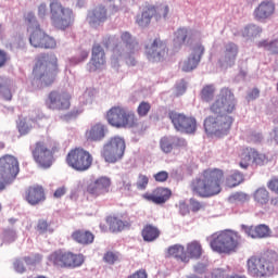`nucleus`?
<instances>
[{
	"mask_svg": "<svg viewBox=\"0 0 278 278\" xmlns=\"http://www.w3.org/2000/svg\"><path fill=\"white\" fill-rule=\"evenodd\" d=\"M245 29L249 36H252V37L260 36V34L262 33V27L255 24L249 25Z\"/></svg>",
	"mask_w": 278,
	"mask_h": 278,
	"instance_id": "nucleus-53",
	"label": "nucleus"
},
{
	"mask_svg": "<svg viewBox=\"0 0 278 278\" xmlns=\"http://www.w3.org/2000/svg\"><path fill=\"white\" fill-rule=\"evenodd\" d=\"M8 60H10L8 52H5V50H0V68H2L4 64H8Z\"/></svg>",
	"mask_w": 278,
	"mask_h": 278,
	"instance_id": "nucleus-60",
	"label": "nucleus"
},
{
	"mask_svg": "<svg viewBox=\"0 0 278 278\" xmlns=\"http://www.w3.org/2000/svg\"><path fill=\"white\" fill-rule=\"evenodd\" d=\"M149 112H151V104L148 101H141L137 106V114L139 118L149 116Z\"/></svg>",
	"mask_w": 278,
	"mask_h": 278,
	"instance_id": "nucleus-44",
	"label": "nucleus"
},
{
	"mask_svg": "<svg viewBox=\"0 0 278 278\" xmlns=\"http://www.w3.org/2000/svg\"><path fill=\"white\" fill-rule=\"evenodd\" d=\"M146 55L150 62H164L168 58L166 41L155 38L150 46H146Z\"/></svg>",
	"mask_w": 278,
	"mask_h": 278,
	"instance_id": "nucleus-15",
	"label": "nucleus"
},
{
	"mask_svg": "<svg viewBox=\"0 0 278 278\" xmlns=\"http://www.w3.org/2000/svg\"><path fill=\"white\" fill-rule=\"evenodd\" d=\"M210 247L216 253H232L240 244L242 237L236 231L224 230L214 232L207 238Z\"/></svg>",
	"mask_w": 278,
	"mask_h": 278,
	"instance_id": "nucleus-6",
	"label": "nucleus"
},
{
	"mask_svg": "<svg viewBox=\"0 0 278 278\" xmlns=\"http://www.w3.org/2000/svg\"><path fill=\"white\" fill-rule=\"evenodd\" d=\"M160 149L166 155L173 153L174 149H186L188 147V142L184 138L175 137V136H165L160 139Z\"/></svg>",
	"mask_w": 278,
	"mask_h": 278,
	"instance_id": "nucleus-20",
	"label": "nucleus"
},
{
	"mask_svg": "<svg viewBox=\"0 0 278 278\" xmlns=\"http://www.w3.org/2000/svg\"><path fill=\"white\" fill-rule=\"evenodd\" d=\"M238 58V46L233 42H229L225 46L223 59L226 64H235Z\"/></svg>",
	"mask_w": 278,
	"mask_h": 278,
	"instance_id": "nucleus-34",
	"label": "nucleus"
},
{
	"mask_svg": "<svg viewBox=\"0 0 278 278\" xmlns=\"http://www.w3.org/2000/svg\"><path fill=\"white\" fill-rule=\"evenodd\" d=\"M190 210L191 212H200V210H203V205L198 200L190 199Z\"/></svg>",
	"mask_w": 278,
	"mask_h": 278,
	"instance_id": "nucleus-57",
	"label": "nucleus"
},
{
	"mask_svg": "<svg viewBox=\"0 0 278 278\" xmlns=\"http://www.w3.org/2000/svg\"><path fill=\"white\" fill-rule=\"evenodd\" d=\"M162 231L153 224H146L141 230V238L144 242H155L160 238Z\"/></svg>",
	"mask_w": 278,
	"mask_h": 278,
	"instance_id": "nucleus-32",
	"label": "nucleus"
},
{
	"mask_svg": "<svg viewBox=\"0 0 278 278\" xmlns=\"http://www.w3.org/2000/svg\"><path fill=\"white\" fill-rule=\"evenodd\" d=\"M267 188L270 192L278 194V178L274 177L267 182Z\"/></svg>",
	"mask_w": 278,
	"mask_h": 278,
	"instance_id": "nucleus-55",
	"label": "nucleus"
},
{
	"mask_svg": "<svg viewBox=\"0 0 278 278\" xmlns=\"http://www.w3.org/2000/svg\"><path fill=\"white\" fill-rule=\"evenodd\" d=\"M179 213L182 216H186V214H190V207H188V204H186V202L179 203Z\"/></svg>",
	"mask_w": 278,
	"mask_h": 278,
	"instance_id": "nucleus-62",
	"label": "nucleus"
},
{
	"mask_svg": "<svg viewBox=\"0 0 278 278\" xmlns=\"http://www.w3.org/2000/svg\"><path fill=\"white\" fill-rule=\"evenodd\" d=\"M34 75L41 81L42 86L49 88L55 84L60 66L58 65V56L54 53H41L36 58L33 70Z\"/></svg>",
	"mask_w": 278,
	"mask_h": 278,
	"instance_id": "nucleus-4",
	"label": "nucleus"
},
{
	"mask_svg": "<svg viewBox=\"0 0 278 278\" xmlns=\"http://www.w3.org/2000/svg\"><path fill=\"white\" fill-rule=\"evenodd\" d=\"M146 269H139L135 271L132 275H129L127 278H148Z\"/></svg>",
	"mask_w": 278,
	"mask_h": 278,
	"instance_id": "nucleus-59",
	"label": "nucleus"
},
{
	"mask_svg": "<svg viewBox=\"0 0 278 278\" xmlns=\"http://www.w3.org/2000/svg\"><path fill=\"white\" fill-rule=\"evenodd\" d=\"M173 197V191L168 188L159 187L155 188L151 193L147 192L142 195V199L150 201L155 205H164L168 199Z\"/></svg>",
	"mask_w": 278,
	"mask_h": 278,
	"instance_id": "nucleus-22",
	"label": "nucleus"
},
{
	"mask_svg": "<svg viewBox=\"0 0 278 278\" xmlns=\"http://www.w3.org/2000/svg\"><path fill=\"white\" fill-rule=\"evenodd\" d=\"M168 12H170L168 4H160L159 7H154L153 16L156 18V21H160V18H166V16H168Z\"/></svg>",
	"mask_w": 278,
	"mask_h": 278,
	"instance_id": "nucleus-42",
	"label": "nucleus"
},
{
	"mask_svg": "<svg viewBox=\"0 0 278 278\" xmlns=\"http://www.w3.org/2000/svg\"><path fill=\"white\" fill-rule=\"evenodd\" d=\"M18 173H21L18 159L10 154L0 157V175L7 184H12V181L16 179Z\"/></svg>",
	"mask_w": 278,
	"mask_h": 278,
	"instance_id": "nucleus-12",
	"label": "nucleus"
},
{
	"mask_svg": "<svg viewBox=\"0 0 278 278\" xmlns=\"http://www.w3.org/2000/svg\"><path fill=\"white\" fill-rule=\"evenodd\" d=\"M106 121L115 129H135L137 134H144L147 129V125H144V122H140L136 112L123 105L112 106L106 112Z\"/></svg>",
	"mask_w": 278,
	"mask_h": 278,
	"instance_id": "nucleus-3",
	"label": "nucleus"
},
{
	"mask_svg": "<svg viewBox=\"0 0 278 278\" xmlns=\"http://www.w3.org/2000/svg\"><path fill=\"white\" fill-rule=\"evenodd\" d=\"M225 181V172L220 168H206L195 179L191 181L193 194L210 199L223 192Z\"/></svg>",
	"mask_w": 278,
	"mask_h": 278,
	"instance_id": "nucleus-2",
	"label": "nucleus"
},
{
	"mask_svg": "<svg viewBox=\"0 0 278 278\" xmlns=\"http://www.w3.org/2000/svg\"><path fill=\"white\" fill-rule=\"evenodd\" d=\"M188 36H190V30L188 28H179L175 33L174 42L176 47H184V43L187 42Z\"/></svg>",
	"mask_w": 278,
	"mask_h": 278,
	"instance_id": "nucleus-40",
	"label": "nucleus"
},
{
	"mask_svg": "<svg viewBox=\"0 0 278 278\" xmlns=\"http://www.w3.org/2000/svg\"><path fill=\"white\" fill-rule=\"evenodd\" d=\"M203 53H205V47H203L202 45L195 46L189 58L184 61L181 65V71H184V73H190L194 71V68L199 66Z\"/></svg>",
	"mask_w": 278,
	"mask_h": 278,
	"instance_id": "nucleus-24",
	"label": "nucleus"
},
{
	"mask_svg": "<svg viewBox=\"0 0 278 278\" xmlns=\"http://www.w3.org/2000/svg\"><path fill=\"white\" fill-rule=\"evenodd\" d=\"M34 162L39 168H51L55 153H60V143L55 141H37L30 148Z\"/></svg>",
	"mask_w": 278,
	"mask_h": 278,
	"instance_id": "nucleus-5",
	"label": "nucleus"
},
{
	"mask_svg": "<svg viewBox=\"0 0 278 278\" xmlns=\"http://www.w3.org/2000/svg\"><path fill=\"white\" fill-rule=\"evenodd\" d=\"M215 92H216V88H214V85H206L202 88L200 97L202 101L210 103V101L214 99Z\"/></svg>",
	"mask_w": 278,
	"mask_h": 278,
	"instance_id": "nucleus-41",
	"label": "nucleus"
},
{
	"mask_svg": "<svg viewBox=\"0 0 278 278\" xmlns=\"http://www.w3.org/2000/svg\"><path fill=\"white\" fill-rule=\"evenodd\" d=\"M229 199L231 203H248L250 197L247 193L237 192L233 193Z\"/></svg>",
	"mask_w": 278,
	"mask_h": 278,
	"instance_id": "nucleus-46",
	"label": "nucleus"
},
{
	"mask_svg": "<svg viewBox=\"0 0 278 278\" xmlns=\"http://www.w3.org/2000/svg\"><path fill=\"white\" fill-rule=\"evenodd\" d=\"M147 186H149V177L147 175L140 174L136 182L137 189L147 190Z\"/></svg>",
	"mask_w": 278,
	"mask_h": 278,
	"instance_id": "nucleus-48",
	"label": "nucleus"
},
{
	"mask_svg": "<svg viewBox=\"0 0 278 278\" xmlns=\"http://www.w3.org/2000/svg\"><path fill=\"white\" fill-rule=\"evenodd\" d=\"M105 220L112 233H118L119 231H125V229H129V227H131V222L123 218V216L109 215Z\"/></svg>",
	"mask_w": 278,
	"mask_h": 278,
	"instance_id": "nucleus-26",
	"label": "nucleus"
},
{
	"mask_svg": "<svg viewBox=\"0 0 278 278\" xmlns=\"http://www.w3.org/2000/svg\"><path fill=\"white\" fill-rule=\"evenodd\" d=\"M71 238L76 244L80 247H89L94 242V233L86 229H76L72 232Z\"/></svg>",
	"mask_w": 278,
	"mask_h": 278,
	"instance_id": "nucleus-30",
	"label": "nucleus"
},
{
	"mask_svg": "<svg viewBox=\"0 0 278 278\" xmlns=\"http://www.w3.org/2000/svg\"><path fill=\"white\" fill-rule=\"evenodd\" d=\"M248 98L250 101H255V99L260 98V89L254 88L251 90V92L248 94Z\"/></svg>",
	"mask_w": 278,
	"mask_h": 278,
	"instance_id": "nucleus-63",
	"label": "nucleus"
},
{
	"mask_svg": "<svg viewBox=\"0 0 278 278\" xmlns=\"http://www.w3.org/2000/svg\"><path fill=\"white\" fill-rule=\"evenodd\" d=\"M239 166L240 168H249L251 165V162L254 164H264V161L266 160V155L257 152L254 148H242L239 153Z\"/></svg>",
	"mask_w": 278,
	"mask_h": 278,
	"instance_id": "nucleus-17",
	"label": "nucleus"
},
{
	"mask_svg": "<svg viewBox=\"0 0 278 278\" xmlns=\"http://www.w3.org/2000/svg\"><path fill=\"white\" fill-rule=\"evenodd\" d=\"M106 131L108 127L105 124L96 123L86 131V138L87 140H90V142H101V140L105 138Z\"/></svg>",
	"mask_w": 278,
	"mask_h": 278,
	"instance_id": "nucleus-31",
	"label": "nucleus"
},
{
	"mask_svg": "<svg viewBox=\"0 0 278 278\" xmlns=\"http://www.w3.org/2000/svg\"><path fill=\"white\" fill-rule=\"evenodd\" d=\"M64 194H66V188L60 187L54 191V199H61Z\"/></svg>",
	"mask_w": 278,
	"mask_h": 278,
	"instance_id": "nucleus-64",
	"label": "nucleus"
},
{
	"mask_svg": "<svg viewBox=\"0 0 278 278\" xmlns=\"http://www.w3.org/2000/svg\"><path fill=\"white\" fill-rule=\"evenodd\" d=\"M65 162L70 168H73V170H76L77 173H86V170L92 168L94 157L88 150L78 147L68 151Z\"/></svg>",
	"mask_w": 278,
	"mask_h": 278,
	"instance_id": "nucleus-8",
	"label": "nucleus"
},
{
	"mask_svg": "<svg viewBox=\"0 0 278 278\" xmlns=\"http://www.w3.org/2000/svg\"><path fill=\"white\" fill-rule=\"evenodd\" d=\"M25 21L31 29H34V27L35 29L37 27H40V25H38V21L36 20V15L33 12H29L26 14Z\"/></svg>",
	"mask_w": 278,
	"mask_h": 278,
	"instance_id": "nucleus-50",
	"label": "nucleus"
},
{
	"mask_svg": "<svg viewBox=\"0 0 278 278\" xmlns=\"http://www.w3.org/2000/svg\"><path fill=\"white\" fill-rule=\"evenodd\" d=\"M47 12H48L47 3L39 4V7H38V16L40 18H45L47 16Z\"/></svg>",
	"mask_w": 278,
	"mask_h": 278,
	"instance_id": "nucleus-61",
	"label": "nucleus"
},
{
	"mask_svg": "<svg viewBox=\"0 0 278 278\" xmlns=\"http://www.w3.org/2000/svg\"><path fill=\"white\" fill-rule=\"evenodd\" d=\"M122 189L127 190V192L131 191V180L129 179V177H123Z\"/></svg>",
	"mask_w": 278,
	"mask_h": 278,
	"instance_id": "nucleus-58",
	"label": "nucleus"
},
{
	"mask_svg": "<svg viewBox=\"0 0 278 278\" xmlns=\"http://www.w3.org/2000/svg\"><path fill=\"white\" fill-rule=\"evenodd\" d=\"M242 231L249 236V238H268L270 236V228L268 226L261 224L257 226H241Z\"/></svg>",
	"mask_w": 278,
	"mask_h": 278,
	"instance_id": "nucleus-29",
	"label": "nucleus"
},
{
	"mask_svg": "<svg viewBox=\"0 0 278 278\" xmlns=\"http://www.w3.org/2000/svg\"><path fill=\"white\" fill-rule=\"evenodd\" d=\"M168 172L166 170H161L153 175L154 181L157 184H164L165 181H168Z\"/></svg>",
	"mask_w": 278,
	"mask_h": 278,
	"instance_id": "nucleus-51",
	"label": "nucleus"
},
{
	"mask_svg": "<svg viewBox=\"0 0 278 278\" xmlns=\"http://www.w3.org/2000/svg\"><path fill=\"white\" fill-rule=\"evenodd\" d=\"M49 262L58 268H79L84 264V254L56 250L49 255Z\"/></svg>",
	"mask_w": 278,
	"mask_h": 278,
	"instance_id": "nucleus-10",
	"label": "nucleus"
},
{
	"mask_svg": "<svg viewBox=\"0 0 278 278\" xmlns=\"http://www.w3.org/2000/svg\"><path fill=\"white\" fill-rule=\"evenodd\" d=\"M261 256L263 273L265 277L278 275V254L274 251L264 252Z\"/></svg>",
	"mask_w": 278,
	"mask_h": 278,
	"instance_id": "nucleus-19",
	"label": "nucleus"
},
{
	"mask_svg": "<svg viewBox=\"0 0 278 278\" xmlns=\"http://www.w3.org/2000/svg\"><path fill=\"white\" fill-rule=\"evenodd\" d=\"M247 270L251 277L264 278V267L262 265V258L260 255H253L247 261Z\"/></svg>",
	"mask_w": 278,
	"mask_h": 278,
	"instance_id": "nucleus-28",
	"label": "nucleus"
},
{
	"mask_svg": "<svg viewBox=\"0 0 278 278\" xmlns=\"http://www.w3.org/2000/svg\"><path fill=\"white\" fill-rule=\"evenodd\" d=\"M23 260L27 266H38V264H42L43 256L40 253H35L33 256H25Z\"/></svg>",
	"mask_w": 278,
	"mask_h": 278,
	"instance_id": "nucleus-45",
	"label": "nucleus"
},
{
	"mask_svg": "<svg viewBox=\"0 0 278 278\" xmlns=\"http://www.w3.org/2000/svg\"><path fill=\"white\" fill-rule=\"evenodd\" d=\"M273 14H275V3L270 0L262 1L253 13L255 21H266Z\"/></svg>",
	"mask_w": 278,
	"mask_h": 278,
	"instance_id": "nucleus-27",
	"label": "nucleus"
},
{
	"mask_svg": "<svg viewBox=\"0 0 278 278\" xmlns=\"http://www.w3.org/2000/svg\"><path fill=\"white\" fill-rule=\"evenodd\" d=\"M112 186V180L108 177H100L93 181H91L87 186V192L91 197H103V194H108L110 192V187Z\"/></svg>",
	"mask_w": 278,
	"mask_h": 278,
	"instance_id": "nucleus-21",
	"label": "nucleus"
},
{
	"mask_svg": "<svg viewBox=\"0 0 278 278\" xmlns=\"http://www.w3.org/2000/svg\"><path fill=\"white\" fill-rule=\"evenodd\" d=\"M244 181V175L240 172H233L226 178L227 188H236V186H240Z\"/></svg>",
	"mask_w": 278,
	"mask_h": 278,
	"instance_id": "nucleus-39",
	"label": "nucleus"
},
{
	"mask_svg": "<svg viewBox=\"0 0 278 278\" xmlns=\"http://www.w3.org/2000/svg\"><path fill=\"white\" fill-rule=\"evenodd\" d=\"M187 255L189 260H199L203 255V247L199 241H191L187 244Z\"/></svg>",
	"mask_w": 278,
	"mask_h": 278,
	"instance_id": "nucleus-36",
	"label": "nucleus"
},
{
	"mask_svg": "<svg viewBox=\"0 0 278 278\" xmlns=\"http://www.w3.org/2000/svg\"><path fill=\"white\" fill-rule=\"evenodd\" d=\"M29 42L35 49H55L58 41L37 26L30 34Z\"/></svg>",
	"mask_w": 278,
	"mask_h": 278,
	"instance_id": "nucleus-13",
	"label": "nucleus"
},
{
	"mask_svg": "<svg viewBox=\"0 0 278 278\" xmlns=\"http://www.w3.org/2000/svg\"><path fill=\"white\" fill-rule=\"evenodd\" d=\"M13 268L15 271H17L20 275H23V273H25L27 270V268L25 267V264L23 263V260L21 258H16L13 262Z\"/></svg>",
	"mask_w": 278,
	"mask_h": 278,
	"instance_id": "nucleus-52",
	"label": "nucleus"
},
{
	"mask_svg": "<svg viewBox=\"0 0 278 278\" xmlns=\"http://www.w3.org/2000/svg\"><path fill=\"white\" fill-rule=\"evenodd\" d=\"M79 114H81V110H79L78 108H74L72 111L67 112L64 115L65 121H73L75 118H77V116H79Z\"/></svg>",
	"mask_w": 278,
	"mask_h": 278,
	"instance_id": "nucleus-54",
	"label": "nucleus"
},
{
	"mask_svg": "<svg viewBox=\"0 0 278 278\" xmlns=\"http://www.w3.org/2000/svg\"><path fill=\"white\" fill-rule=\"evenodd\" d=\"M169 118L177 131H185V134H194L197 131V119L194 117L170 111Z\"/></svg>",
	"mask_w": 278,
	"mask_h": 278,
	"instance_id": "nucleus-14",
	"label": "nucleus"
},
{
	"mask_svg": "<svg viewBox=\"0 0 278 278\" xmlns=\"http://www.w3.org/2000/svg\"><path fill=\"white\" fill-rule=\"evenodd\" d=\"M36 231H38V233H53V228H51V223L46 219H39L36 226Z\"/></svg>",
	"mask_w": 278,
	"mask_h": 278,
	"instance_id": "nucleus-43",
	"label": "nucleus"
},
{
	"mask_svg": "<svg viewBox=\"0 0 278 278\" xmlns=\"http://www.w3.org/2000/svg\"><path fill=\"white\" fill-rule=\"evenodd\" d=\"M167 257H176L185 263L190 262V256H188V253H186L185 248L179 244L172 245L167 249Z\"/></svg>",
	"mask_w": 278,
	"mask_h": 278,
	"instance_id": "nucleus-33",
	"label": "nucleus"
},
{
	"mask_svg": "<svg viewBox=\"0 0 278 278\" xmlns=\"http://www.w3.org/2000/svg\"><path fill=\"white\" fill-rule=\"evenodd\" d=\"M122 43L116 45L113 48V54L115 58H121V55H131L138 51V41L131 36V34L124 31L121 35Z\"/></svg>",
	"mask_w": 278,
	"mask_h": 278,
	"instance_id": "nucleus-16",
	"label": "nucleus"
},
{
	"mask_svg": "<svg viewBox=\"0 0 278 278\" xmlns=\"http://www.w3.org/2000/svg\"><path fill=\"white\" fill-rule=\"evenodd\" d=\"M87 21L91 27H101L108 21V9L98 5L87 14Z\"/></svg>",
	"mask_w": 278,
	"mask_h": 278,
	"instance_id": "nucleus-25",
	"label": "nucleus"
},
{
	"mask_svg": "<svg viewBox=\"0 0 278 278\" xmlns=\"http://www.w3.org/2000/svg\"><path fill=\"white\" fill-rule=\"evenodd\" d=\"M50 21L55 29L62 31L68 29L74 23L73 10L62 5V2L54 0L50 3Z\"/></svg>",
	"mask_w": 278,
	"mask_h": 278,
	"instance_id": "nucleus-7",
	"label": "nucleus"
},
{
	"mask_svg": "<svg viewBox=\"0 0 278 278\" xmlns=\"http://www.w3.org/2000/svg\"><path fill=\"white\" fill-rule=\"evenodd\" d=\"M258 49H264L265 51H269L271 55H278V39H274L268 41L266 39L257 42Z\"/></svg>",
	"mask_w": 278,
	"mask_h": 278,
	"instance_id": "nucleus-38",
	"label": "nucleus"
},
{
	"mask_svg": "<svg viewBox=\"0 0 278 278\" xmlns=\"http://www.w3.org/2000/svg\"><path fill=\"white\" fill-rule=\"evenodd\" d=\"M125 149L126 144L123 137H112L104 143L101 151V157H103L108 164H116V162H121V160H123Z\"/></svg>",
	"mask_w": 278,
	"mask_h": 278,
	"instance_id": "nucleus-9",
	"label": "nucleus"
},
{
	"mask_svg": "<svg viewBox=\"0 0 278 278\" xmlns=\"http://www.w3.org/2000/svg\"><path fill=\"white\" fill-rule=\"evenodd\" d=\"M0 94L7 100L12 101V91L10 88L5 87L4 85L0 84Z\"/></svg>",
	"mask_w": 278,
	"mask_h": 278,
	"instance_id": "nucleus-56",
	"label": "nucleus"
},
{
	"mask_svg": "<svg viewBox=\"0 0 278 278\" xmlns=\"http://www.w3.org/2000/svg\"><path fill=\"white\" fill-rule=\"evenodd\" d=\"M103 261L106 264H111V265L116 264V262H118V253H114L112 251H109L104 254Z\"/></svg>",
	"mask_w": 278,
	"mask_h": 278,
	"instance_id": "nucleus-49",
	"label": "nucleus"
},
{
	"mask_svg": "<svg viewBox=\"0 0 278 278\" xmlns=\"http://www.w3.org/2000/svg\"><path fill=\"white\" fill-rule=\"evenodd\" d=\"M17 130L20 132V136H27L31 131V126L27 124V121L25 119H20L17 123Z\"/></svg>",
	"mask_w": 278,
	"mask_h": 278,
	"instance_id": "nucleus-47",
	"label": "nucleus"
},
{
	"mask_svg": "<svg viewBox=\"0 0 278 278\" xmlns=\"http://www.w3.org/2000/svg\"><path fill=\"white\" fill-rule=\"evenodd\" d=\"M154 15L155 7H148L141 15L137 16L136 23L139 27H149V25H151V18H153Z\"/></svg>",
	"mask_w": 278,
	"mask_h": 278,
	"instance_id": "nucleus-35",
	"label": "nucleus"
},
{
	"mask_svg": "<svg viewBox=\"0 0 278 278\" xmlns=\"http://www.w3.org/2000/svg\"><path fill=\"white\" fill-rule=\"evenodd\" d=\"M236 105H238V100L233 91L229 87L222 88L210 106V111L216 115H208L204 119V131L207 136L223 138L229 134L233 125V117L229 114L236 112Z\"/></svg>",
	"mask_w": 278,
	"mask_h": 278,
	"instance_id": "nucleus-1",
	"label": "nucleus"
},
{
	"mask_svg": "<svg viewBox=\"0 0 278 278\" xmlns=\"http://www.w3.org/2000/svg\"><path fill=\"white\" fill-rule=\"evenodd\" d=\"M106 64L105 59V50L101 46V43H93L91 49V59L88 64V71L89 73H96V71H99L103 68Z\"/></svg>",
	"mask_w": 278,
	"mask_h": 278,
	"instance_id": "nucleus-18",
	"label": "nucleus"
},
{
	"mask_svg": "<svg viewBox=\"0 0 278 278\" xmlns=\"http://www.w3.org/2000/svg\"><path fill=\"white\" fill-rule=\"evenodd\" d=\"M253 199L256 205L264 207V205H268V202L270 201V192H268L266 188L261 187L253 193Z\"/></svg>",
	"mask_w": 278,
	"mask_h": 278,
	"instance_id": "nucleus-37",
	"label": "nucleus"
},
{
	"mask_svg": "<svg viewBox=\"0 0 278 278\" xmlns=\"http://www.w3.org/2000/svg\"><path fill=\"white\" fill-rule=\"evenodd\" d=\"M71 99L73 96L68 91L54 89L48 93L45 105L52 112H66V110H71Z\"/></svg>",
	"mask_w": 278,
	"mask_h": 278,
	"instance_id": "nucleus-11",
	"label": "nucleus"
},
{
	"mask_svg": "<svg viewBox=\"0 0 278 278\" xmlns=\"http://www.w3.org/2000/svg\"><path fill=\"white\" fill-rule=\"evenodd\" d=\"M25 201L29 205H40L43 201H47V195L45 194V188L39 185L30 186L25 190L24 195Z\"/></svg>",
	"mask_w": 278,
	"mask_h": 278,
	"instance_id": "nucleus-23",
	"label": "nucleus"
}]
</instances>
